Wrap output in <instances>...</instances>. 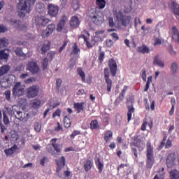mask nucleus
<instances>
[{"instance_id": "obj_26", "label": "nucleus", "mask_w": 179, "mask_h": 179, "mask_svg": "<svg viewBox=\"0 0 179 179\" xmlns=\"http://www.w3.org/2000/svg\"><path fill=\"white\" fill-rule=\"evenodd\" d=\"M17 150V145H14L13 147L8 149H6L4 150V153L6 155V156H12Z\"/></svg>"}, {"instance_id": "obj_47", "label": "nucleus", "mask_w": 179, "mask_h": 179, "mask_svg": "<svg viewBox=\"0 0 179 179\" xmlns=\"http://www.w3.org/2000/svg\"><path fill=\"white\" fill-rule=\"evenodd\" d=\"M171 70L172 71L173 73H176L178 71V64L176 62H173L171 65Z\"/></svg>"}, {"instance_id": "obj_64", "label": "nucleus", "mask_w": 179, "mask_h": 179, "mask_svg": "<svg viewBox=\"0 0 179 179\" xmlns=\"http://www.w3.org/2000/svg\"><path fill=\"white\" fill-rule=\"evenodd\" d=\"M4 94L6 96V100H10V91H9V90L6 91Z\"/></svg>"}, {"instance_id": "obj_49", "label": "nucleus", "mask_w": 179, "mask_h": 179, "mask_svg": "<svg viewBox=\"0 0 179 179\" xmlns=\"http://www.w3.org/2000/svg\"><path fill=\"white\" fill-rule=\"evenodd\" d=\"M0 129L1 134H5L8 131V125L3 124L1 121H0Z\"/></svg>"}, {"instance_id": "obj_3", "label": "nucleus", "mask_w": 179, "mask_h": 179, "mask_svg": "<svg viewBox=\"0 0 179 179\" xmlns=\"http://www.w3.org/2000/svg\"><path fill=\"white\" fill-rule=\"evenodd\" d=\"M12 111L17 120H19V121H22V122H27L29 120V113L19 110V107L16 106H13Z\"/></svg>"}, {"instance_id": "obj_40", "label": "nucleus", "mask_w": 179, "mask_h": 179, "mask_svg": "<svg viewBox=\"0 0 179 179\" xmlns=\"http://www.w3.org/2000/svg\"><path fill=\"white\" fill-rule=\"evenodd\" d=\"M72 49L71 55H77V54L80 52V49L78 48V44H76V43L73 44Z\"/></svg>"}, {"instance_id": "obj_20", "label": "nucleus", "mask_w": 179, "mask_h": 179, "mask_svg": "<svg viewBox=\"0 0 179 179\" xmlns=\"http://www.w3.org/2000/svg\"><path fill=\"white\" fill-rule=\"evenodd\" d=\"M79 24H80L79 17L76 15L73 16L70 21V26L73 27V29H76L77 27H79Z\"/></svg>"}, {"instance_id": "obj_1", "label": "nucleus", "mask_w": 179, "mask_h": 179, "mask_svg": "<svg viewBox=\"0 0 179 179\" xmlns=\"http://www.w3.org/2000/svg\"><path fill=\"white\" fill-rule=\"evenodd\" d=\"M34 3H36V0H20L17 5L19 17H24L26 13H30L31 12V5H34Z\"/></svg>"}, {"instance_id": "obj_62", "label": "nucleus", "mask_w": 179, "mask_h": 179, "mask_svg": "<svg viewBox=\"0 0 179 179\" xmlns=\"http://www.w3.org/2000/svg\"><path fill=\"white\" fill-rule=\"evenodd\" d=\"M113 44H114V42H113V40L111 39L106 40V45L108 48L113 47Z\"/></svg>"}, {"instance_id": "obj_28", "label": "nucleus", "mask_w": 179, "mask_h": 179, "mask_svg": "<svg viewBox=\"0 0 179 179\" xmlns=\"http://www.w3.org/2000/svg\"><path fill=\"white\" fill-rule=\"evenodd\" d=\"M95 164L96 165L99 173H101V171H103V168L104 167V164L100 161V157H95Z\"/></svg>"}, {"instance_id": "obj_51", "label": "nucleus", "mask_w": 179, "mask_h": 179, "mask_svg": "<svg viewBox=\"0 0 179 179\" xmlns=\"http://www.w3.org/2000/svg\"><path fill=\"white\" fill-rule=\"evenodd\" d=\"M168 51H169L170 55H171V57H175L176 55H177V52L173 48V45L169 46Z\"/></svg>"}, {"instance_id": "obj_15", "label": "nucleus", "mask_w": 179, "mask_h": 179, "mask_svg": "<svg viewBox=\"0 0 179 179\" xmlns=\"http://www.w3.org/2000/svg\"><path fill=\"white\" fill-rule=\"evenodd\" d=\"M0 85L3 89H8V87H10V86H12V80L10 79V77L7 76L1 78L0 80Z\"/></svg>"}, {"instance_id": "obj_41", "label": "nucleus", "mask_w": 179, "mask_h": 179, "mask_svg": "<svg viewBox=\"0 0 179 179\" xmlns=\"http://www.w3.org/2000/svg\"><path fill=\"white\" fill-rule=\"evenodd\" d=\"M64 124L65 128H71V125L72 122H71V119H69V117L64 116Z\"/></svg>"}, {"instance_id": "obj_30", "label": "nucleus", "mask_w": 179, "mask_h": 179, "mask_svg": "<svg viewBox=\"0 0 179 179\" xmlns=\"http://www.w3.org/2000/svg\"><path fill=\"white\" fill-rule=\"evenodd\" d=\"M113 138V131L110 130H106L104 132V141L107 143L109 141H111Z\"/></svg>"}, {"instance_id": "obj_58", "label": "nucleus", "mask_w": 179, "mask_h": 179, "mask_svg": "<svg viewBox=\"0 0 179 179\" xmlns=\"http://www.w3.org/2000/svg\"><path fill=\"white\" fill-rule=\"evenodd\" d=\"M78 135H80V131L74 130L73 133L71 134V138L73 139V138H75V136Z\"/></svg>"}, {"instance_id": "obj_44", "label": "nucleus", "mask_w": 179, "mask_h": 179, "mask_svg": "<svg viewBox=\"0 0 179 179\" xmlns=\"http://www.w3.org/2000/svg\"><path fill=\"white\" fill-rule=\"evenodd\" d=\"M71 6L74 10H78L79 8H80L79 0H73Z\"/></svg>"}, {"instance_id": "obj_43", "label": "nucleus", "mask_w": 179, "mask_h": 179, "mask_svg": "<svg viewBox=\"0 0 179 179\" xmlns=\"http://www.w3.org/2000/svg\"><path fill=\"white\" fill-rule=\"evenodd\" d=\"M100 126L99 125V122L96 120H92L90 123V129H99Z\"/></svg>"}, {"instance_id": "obj_31", "label": "nucleus", "mask_w": 179, "mask_h": 179, "mask_svg": "<svg viewBox=\"0 0 179 179\" xmlns=\"http://www.w3.org/2000/svg\"><path fill=\"white\" fill-rule=\"evenodd\" d=\"M14 27H16L19 30L26 31L27 27L26 25H22L20 21L16 20L13 22Z\"/></svg>"}, {"instance_id": "obj_23", "label": "nucleus", "mask_w": 179, "mask_h": 179, "mask_svg": "<svg viewBox=\"0 0 179 179\" xmlns=\"http://www.w3.org/2000/svg\"><path fill=\"white\" fill-rule=\"evenodd\" d=\"M154 65H157V66H159L160 68H164V62L160 58V56L156 55L153 59Z\"/></svg>"}, {"instance_id": "obj_21", "label": "nucleus", "mask_w": 179, "mask_h": 179, "mask_svg": "<svg viewBox=\"0 0 179 179\" xmlns=\"http://www.w3.org/2000/svg\"><path fill=\"white\" fill-rule=\"evenodd\" d=\"M127 106L128 108L127 121H128V122H129V121H131V120L132 118V113H135V108L132 106V103H131V105H129V102H127Z\"/></svg>"}, {"instance_id": "obj_54", "label": "nucleus", "mask_w": 179, "mask_h": 179, "mask_svg": "<svg viewBox=\"0 0 179 179\" xmlns=\"http://www.w3.org/2000/svg\"><path fill=\"white\" fill-rule=\"evenodd\" d=\"M108 24L110 27H114L115 26V22H114V18L113 17H108Z\"/></svg>"}, {"instance_id": "obj_46", "label": "nucleus", "mask_w": 179, "mask_h": 179, "mask_svg": "<svg viewBox=\"0 0 179 179\" xmlns=\"http://www.w3.org/2000/svg\"><path fill=\"white\" fill-rule=\"evenodd\" d=\"M77 71L80 78H82L83 82H86V76L85 74V72H83V70H82L81 68H78Z\"/></svg>"}, {"instance_id": "obj_38", "label": "nucleus", "mask_w": 179, "mask_h": 179, "mask_svg": "<svg viewBox=\"0 0 179 179\" xmlns=\"http://www.w3.org/2000/svg\"><path fill=\"white\" fill-rule=\"evenodd\" d=\"M139 52H141V54H149V52L150 50H149V48L145 45L140 46L138 48Z\"/></svg>"}, {"instance_id": "obj_12", "label": "nucleus", "mask_w": 179, "mask_h": 179, "mask_svg": "<svg viewBox=\"0 0 179 179\" xmlns=\"http://www.w3.org/2000/svg\"><path fill=\"white\" fill-rule=\"evenodd\" d=\"M104 78L106 83L107 85V92H111V87H113V80L110 79V72H108V68L104 69Z\"/></svg>"}, {"instance_id": "obj_11", "label": "nucleus", "mask_w": 179, "mask_h": 179, "mask_svg": "<svg viewBox=\"0 0 179 179\" xmlns=\"http://www.w3.org/2000/svg\"><path fill=\"white\" fill-rule=\"evenodd\" d=\"M48 13L51 17H55L58 15V12H59V7L55 4H49L48 6Z\"/></svg>"}, {"instance_id": "obj_35", "label": "nucleus", "mask_w": 179, "mask_h": 179, "mask_svg": "<svg viewBox=\"0 0 179 179\" xmlns=\"http://www.w3.org/2000/svg\"><path fill=\"white\" fill-rule=\"evenodd\" d=\"M83 106H85V103H75L74 108L77 110V113L79 114L80 111H83Z\"/></svg>"}, {"instance_id": "obj_33", "label": "nucleus", "mask_w": 179, "mask_h": 179, "mask_svg": "<svg viewBox=\"0 0 179 179\" xmlns=\"http://www.w3.org/2000/svg\"><path fill=\"white\" fill-rule=\"evenodd\" d=\"M166 172H164V167H162L161 169L159 170L158 174H157L154 179H164V175Z\"/></svg>"}, {"instance_id": "obj_19", "label": "nucleus", "mask_w": 179, "mask_h": 179, "mask_svg": "<svg viewBox=\"0 0 179 179\" xmlns=\"http://www.w3.org/2000/svg\"><path fill=\"white\" fill-rule=\"evenodd\" d=\"M169 7L171 9H173V13L176 15V17H179V5L177 2L171 1L169 3Z\"/></svg>"}, {"instance_id": "obj_37", "label": "nucleus", "mask_w": 179, "mask_h": 179, "mask_svg": "<svg viewBox=\"0 0 179 179\" xmlns=\"http://www.w3.org/2000/svg\"><path fill=\"white\" fill-rule=\"evenodd\" d=\"M9 58V52L7 50L0 51V59H8Z\"/></svg>"}, {"instance_id": "obj_27", "label": "nucleus", "mask_w": 179, "mask_h": 179, "mask_svg": "<svg viewBox=\"0 0 179 179\" xmlns=\"http://www.w3.org/2000/svg\"><path fill=\"white\" fill-rule=\"evenodd\" d=\"M31 107L32 108H34L36 110L40 108V106L41 104V101H40V99H34L31 101Z\"/></svg>"}, {"instance_id": "obj_17", "label": "nucleus", "mask_w": 179, "mask_h": 179, "mask_svg": "<svg viewBox=\"0 0 179 179\" xmlns=\"http://www.w3.org/2000/svg\"><path fill=\"white\" fill-rule=\"evenodd\" d=\"M56 163L57 165L58 166V167L57 168V174L58 176V177L61 178L62 177V173H60L59 171H61V167L65 166V157H62L61 159H57L56 160Z\"/></svg>"}, {"instance_id": "obj_9", "label": "nucleus", "mask_w": 179, "mask_h": 179, "mask_svg": "<svg viewBox=\"0 0 179 179\" xmlns=\"http://www.w3.org/2000/svg\"><path fill=\"white\" fill-rule=\"evenodd\" d=\"M176 164V153L169 152L166 153V166L168 169H171Z\"/></svg>"}, {"instance_id": "obj_42", "label": "nucleus", "mask_w": 179, "mask_h": 179, "mask_svg": "<svg viewBox=\"0 0 179 179\" xmlns=\"http://www.w3.org/2000/svg\"><path fill=\"white\" fill-rule=\"evenodd\" d=\"M3 122L4 125H9L10 124L9 117H8V115H6V112L5 111H3Z\"/></svg>"}, {"instance_id": "obj_52", "label": "nucleus", "mask_w": 179, "mask_h": 179, "mask_svg": "<svg viewBox=\"0 0 179 179\" xmlns=\"http://www.w3.org/2000/svg\"><path fill=\"white\" fill-rule=\"evenodd\" d=\"M125 95L124 94H120L118 98L115 100V103L116 104H120V103H121V101H122V100H124V96Z\"/></svg>"}, {"instance_id": "obj_24", "label": "nucleus", "mask_w": 179, "mask_h": 179, "mask_svg": "<svg viewBox=\"0 0 179 179\" xmlns=\"http://www.w3.org/2000/svg\"><path fill=\"white\" fill-rule=\"evenodd\" d=\"M67 19L68 18L65 15L62 17V19L59 20L57 24V31H62V29H64V26H65V23Z\"/></svg>"}, {"instance_id": "obj_7", "label": "nucleus", "mask_w": 179, "mask_h": 179, "mask_svg": "<svg viewBox=\"0 0 179 179\" xmlns=\"http://www.w3.org/2000/svg\"><path fill=\"white\" fill-rule=\"evenodd\" d=\"M26 70L29 71L33 74L38 73L40 72V67L37 64V62L34 60H31L27 63Z\"/></svg>"}, {"instance_id": "obj_22", "label": "nucleus", "mask_w": 179, "mask_h": 179, "mask_svg": "<svg viewBox=\"0 0 179 179\" xmlns=\"http://www.w3.org/2000/svg\"><path fill=\"white\" fill-rule=\"evenodd\" d=\"M83 167L85 171H90L92 170V167H93V162L90 159H85L83 162Z\"/></svg>"}, {"instance_id": "obj_6", "label": "nucleus", "mask_w": 179, "mask_h": 179, "mask_svg": "<svg viewBox=\"0 0 179 179\" xmlns=\"http://www.w3.org/2000/svg\"><path fill=\"white\" fill-rule=\"evenodd\" d=\"M34 20L37 26H47L50 23V19L47 18L45 15H36Z\"/></svg>"}, {"instance_id": "obj_25", "label": "nucleus", "mask_w": 179, "mask_h": 179, "mask_svg": "<svg viewBox=\"0 0 179 179\" xmlns=\"http://www.w3.org/2000/svg\"><path fill=\"white\" fill-rule=\"evenodd\" d=\"M57 138H52L50 142L52 143V146L53 149H55V152L57 153H60L61 152V145L57 144Z\"/></svg>"}, {"instance_id": "obj_57", "label": "nucleus", "mask_w": 179, "mask_h": 179, "mask_svg": "<svg viewBox=\"0 0 179 179\" xmlns=\"http://www.w3.org/2000/svg\"><path fill=\"white\" fill-rule=\"evenodd\" d=\"M55 117H61V110L57 109L55 113H53L52 118H55Z\"/></svg>"}, {"instance_id": "obj_59", "label": "nucleus", "mask_w": 179, "mask_h": 179, "mask_svg": "<svg viewBox=\"0 0 179 179\" xmlns=\"http://www.w3.org/2000/svg\"><path fill=\"white\" fill-rule=\"evenodd\" d=\"M171 146H172L171 140L168 139V140L166 141V144H165V148H166V149H170V148H171Z\"/></svg>"}, {"instance_id": "obj_29", "label": "nucleus", "mask_w": 179, "mask_h": 179, "mask_svg": "<svg viewBox=\"0 0 179 179\" xmlns=\"http://www.w3.org/2000/svg\"><path fill=\"white\" fill-rule=\"evenodd\" d=\"M170 179H179V171L177 169L171 170L169 172Z\"/></svg>"}, {"instance_id": "obj_14", "label": "nucleus", "mask_w": 179, "mask_h": 179, "mask_svg": "<svg viewBox=\"0 0 179 179\" xmlns=\"http://www.w3.org/2000/svg\"><path fill=\"white\" fill-rule=\"evenodd\" d=\"M54 30H55V24H49L45 29V30H44L42 32L41 36L43 38H45V37H50V36H51V34H52V33L54 32Z\"/></svg>"}, {"instance_id": "obj_48", "label": "nucleus", "mask_w": 179, "mask_h": 179, "mask_svg": "<svg viewBox=\"0 0 179 179\" xmlns=\"http://www.w3.org/2000/svg\"><path fill=\"white\" fill-rule=\"evenodd\" d=\"M8 44H9V43L8 42V39L5 38H0V48L7 47Z\"/></svg>"}, {"instance_id": "obj_13", "label": "nucleus", "mask_w": 179, "mask_h": 179, "mask_svg": "<svg viewBox=\"0 0 179 179\" xmlns=\"http://www.w3.org/2000/svg\"><path fill=\"white\" fill-rule=\"evenodd\" d=\"M105 33L106 31L104 30L96 31L95 32V36L92 38V41L93 42V44H96L97 41H103Z\"/></svg>"}, {"instance_id": "obj_56", "label": "nucleus", "mask_w": 179, "mask_h": 179, "mask_svg": "<svg viewBox=\"0 0 179 179\" xmlns=\"http://www.w3.org/2000/svg\"><path fill=\"white\" fill-rule=\"evenodd\" d=\"M34 129L36 132H40L41 131V124L40 123L35 124Z\"/></svg>"}, {"instance_id": "obj_16", "label": "nucleus", "mask_w": 179, "mask_h": 179, "mask_svg": "<svg viewBox=\"0 0 179 179\" xmlns=\"http://www.w3.org/2000/svg\"><path fill=\"white\" fill-rule=\"evenodd\" d=\"M108 66L112 76H115L117 75V62L114 59H109Z\"/></svg>"}, {"instance_id": "obj_61", "label": "nucleus", "mask_w": 179, "mask_h": 179, "mask_svg": "<svg viewBox=\"0 0 179 179\" xmlns=\"http://www.w3.org/2000/svg\"><path fill=\"white\" fill-rule=\"evenodd\" d=\"M8 31V28L6 26L0 24V33H6Z\"/></svg>"}, {"instance_id": "obj_63", "label": "nucleus", "mask_w": 179, "mask_h": 179, "mask_svg": "<svg viewBox=\"0 0 179 179\" xmlns=\"http://www.w3.org/2000/svg\"><path fill=\"white\" fill-rule=\"evenodd\" d=\"M141 76L143 80H144V82H146V71L145 70H142Z\"/></svg>"}, {"instance_id": "obj_5", "label": "nucleus", "mask_w": 179, "mask_h": 179, "mask_svg": "<svg viewBox=\"0 0 179 179\" xmlns=\"http://www.w3.org/2000/svg\"><path fill=\"white\" fill-rule=\"evenodd\" d=\"M116 20L121 23L122 26H128L129 24V22H131V18L129 17H125L122 15V13H114Z\"/></svg>"}, {"instance_id": "obj_60", "label": "nucleus", "mask_w": 179, "mask_h": 179, "mask_svg": "<svg viewBox=\"0 0 179 179\" xmlns=\"http://www.w3.org/2000/svg\"><path fill=\"white\" fill-rule=\"evenodd\" d=\"M141 30H143L144 34H148L149 33V30H150V27H145V25L141 27Z\"/></svg>"}, {"instance_id": "obj_36", "label": "nucleus", "mask_w": 179, "mask_h": 179, "mask_svg": "<svg viewBox=\"0 0 179 179\" xmlns=\"http://www.w3.org/2000/svg\"><path fill=\"white\" fill-rule=\"evenodd\" d=\"M15 52L18 57H30L29 53L24 54L20 48H17L15 50Z\"/></svg>"}, {"instance_id": "obj_32", "label": "nucleus", "mask_w": 179, "mask_h": 179, "mask_svg": "<svg viewBox=\"0 0 179 179\" xmlns=\"http://www.w3.org/2000/svg\"><path fill=\"white\" fill-rule=\"evenodd\" d=\"M131 146H135V148H138V150L142 152V150L144 149L145 145L143 143H141V141H138L135 140L132 143Z\"/></svg>"}, {"instance_id": "obj_55", "label": "nucleus", "mask_w": 179, "mask_h": 179, "mask_svg": "<svg viewBox=\"0 0 179 179\" xmlns=\"http://www.w3.org/2000/svg\"><path fill=\"white\" fill-rule=\"evenodd\" d=\"M104 55H105L104 52H100L99 56V59H98L100 64H103V61L104 59Z\"/></svg>"}, {"instance_id": "obj_39", "label": "nucleus", "mask_w": 179, "mask_h": 179, "mask_svg": "<svg viewBox=\"0 0 179 179\" xmlns=\"http://www.w3.org/2000/svg\"><path fill=\"white\" fill-rule=\"evenodd\" d=\"M96 5L99 9H104L106 8V0H96Z\"/></svg>"}, {"instance_id": "obj_10", "label": "nucleus", "mask_w": 179, "mask_h": 179, "mask_svg": "<svg viewBox=\"0 0 179 179\" xmlns=\"http://www.w3.org/2000/svg\"><path fill=\"white\" fill-rule=\"evenodd\" d=\"M24 94V88L22 87L20 83H15L13 89V96H15V97H20V96H23Z\"/></svg>"}, {"instance_id": "obj_18", "label": "nucleus", "mask_w": 179, "mask_h": 179, "mask_svg": "<svg viewBox=\"0 0 179 179\" xmlns=\"http://www.w3.org/2000/svg\"><path fill=\"white\" fill-rule=\"evenodd\" d=\"M171 34L172 36V38L175 43H177V44H179V31L177 27H172L171 29Z\"/></svg>"}, {"instance_id": "obj_34", "label": "nucleus", "mask_w": 179, "mask_h": 179, "mask_svg": "<svg viewBox=\"0 0 179 179\" xmlns=\"http://www.w3.org/2000/svg\"><path fill=\"white\" fill-rule=\"evenodd\" d=\"M10 69L9 66L4 65L0 69V76H3L6 73H8Z\"/></svg>"}, {"instance_id": "obj_50", "label": "nucleus", "mask_w": 179, "mask_h": 179, "mask_svg": "<svg viewBox=\"0 0 179 179\" xmlns=\"http://www.w3.org/2000/svg\"><path fill=\"white\" fill-rule=\"evenodd\" d=\"M48 66V59L45 57L42 61V69L45 71Z\"/></svg>"}, {"instance_id": "obj_4", "label": "nucleus", "mask_w": 179, "mask_h": 179, "mask_svg": "<svg viewBox=\"0 0 179 179\" xmlns=\"http://www.w3.org/2000/svg\"><path fill=\"white\" fill-rule=\"evenodd\" d=\"M90 16L95 24L98 26L104 22V16L103 13L96 11V10H91L90 11Z\"/></svg>"}, {"instance_id": "obj_53", "label": "nucleus", "mask_w": 179, "mask_h": 179, "mask_svg": "<svg viewBox=\"0 0 179 179\" xmlns=\"http://www.w3.org/2000/svg\"><path fill=\"white\" fill-rule=\"evenodd\" d=\"M162 44V38L157 37L154 39V45H161Z\"/></svg>"}, {"instance_id": "obj_2", "label": "nucleus", "mask_w": 179, "mask_h": 179, "mask_svg": "<svg viewBox=\"0 0 179 179\" xmlns=\"http://www.w3.org/2000/svg\"><path fill=\"white\" fill-rule=\"evenodd\" d=\"M147 160L146 166L148 169H152L155 164V156L153 153V147L150 143H147Z\"/></svg>"}, {"instance_id": "obj_45", "label": "nucleus", "mask_w": 179, "mask_h": 179, "mask_svg": "<svg viewBox=\"0 0 179 179\" xmlns=\"http://www.w3.org/2000/svg\"><path fill=\"white\" fill-rule=\"evenodd\" d=\"M50 50V42H48L47 43H45L43 45L41 48V52L42 54H45L47 51Z\"/></svg>"}, {"instance_id": "obj_8", "label": "nucleus", "mask_w": 179, "mask_h": 179, "mask_svg": "<svg viewBox=\"0 0 179 179\" xmlns=\"http://www.w3.org/2000/svg\"><path fill=\"white\" fill-rule=\"evenodd\" d=\"M40 92V87L36 85H33L27 90V97L28 99H34Z\"/></svg>"}]
</instances>
